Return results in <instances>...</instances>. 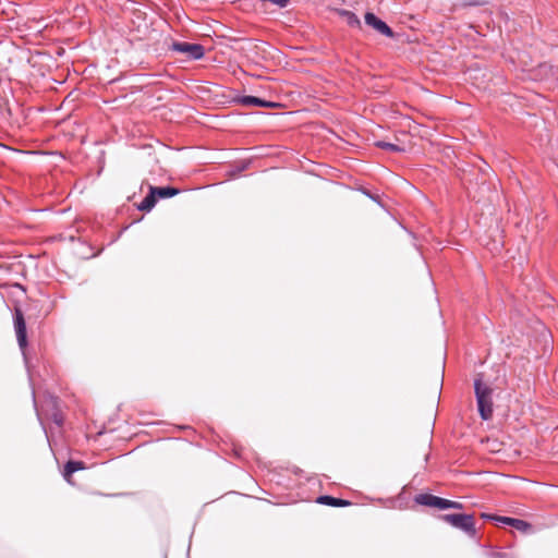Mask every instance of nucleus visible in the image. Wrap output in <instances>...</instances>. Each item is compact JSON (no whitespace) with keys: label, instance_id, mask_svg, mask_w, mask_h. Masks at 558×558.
<instances>
[{"label":"nucleus","instance_id":"nucleus-1","mask_svg":"<svg viewBox=\"0 0 558 558\" xmlns=\"http://www.w3.org/2000/svg\"><path fill=\"white\" fill-rule=\"evenodd\" d=\"M474 391L480 416L488 421L493 415V389L478 376L474 380Z\"/></svg>","mask_w":558,"mask_h":558},{"label":"nucleus","instance_id":"nucleus-2","mask_svg":"<svg viewBox=\"0 0 558 558\" xmlns=\"http://www.w3.org/2000/svg\"><path fill=\"white\" fill-rule=\"evenodd\" d=\"M440 519L456 529L463 531L470 537L476 535L474 517L472 514L449 513L442 514Z\"/></svg>","mask_w":558,"mask_h":558},{"label":"nucleus","instance_id":"nucleus-3","mask_svg":"<svg viewBox=\"0 0 558 558\" xmlns=\"http://www.w3.org/2000/svg\"><path fill=\"white\" fill-rule=\"evenodd\" d=\"M169 49L174 52L186 54L190 60H199L205 54V49L201 44H191L186 41H173Z\"/></svg>","mask_w":558,"mask_h":558},{"label":"nucleus","instance_id":"nucleus-4","mask_svg":"<svg viewBox=\"0 0 558 558\" xmlns=\"http://www.w3.org/2000/svg\"><path fill=\"white\" fill-rule=\"evenodd\" d=\"M13 320L19 347L21 351H24V349L27 347V331L24 314L20 307L14 308Z\"/></svg>","mask_w":558,"mask_h":558},{"label":"nucleus","instance_id":"nucleus-5","mask_svg":"<svg viewBox=\"0 0 558 558\" xmlns=\"http://www.w3.org/2000/svg\"><path fill=\"white\" fill-rule=\"evenodd\" d=\"M365 23L372 28H374L376 32H378L380 35H384L388 38H392L395 36V33L391 29V27L372 12H367L365 14Z\"/></svg>","mask_w":558,"mask_h":558},{"label":"nucleus","instance_id":"nucleus-6","mask_svg":"<svg viewBox=\"0 0 558 558\" xmlns=\"http://www.w3.org/2000/svg\"><path fill=\"white\" fill-rule=\"evenodd\" d=\"M414 501L422 506L444 509L445 498L432 494H418L414 497Z\"/></svg>","mask_w":558,"mask_h":558},{"label":"nucleus","instance_id":"nucleus-7","mask_svg":"<svg viewBox=\"0 0 558 558\" xmlns=\"http://www.w3.org/2000/svg\"><path fill=\"white\" fill-rule=\"evenodd\" d=\"M241 105L245 107H264V108H272L276 106L275 102L268 101L255 96H242L238 100Z\"/></svg>","mask_w":558,"mask_h":558},{"label":"nucleus","instance_id":"nucleus-8","mask_svg":"<svg viewBox=\"0 0 558 558\" xmlns=\"http://www.w3.org/2000/svg\"><path fill=\"white\" fill-rule=\"evenodd\" d=\"M317 502L320 505L330 506V507H345V506L350 505V501H348V500L336 498V497L328 496V495L319 496L317 498Z\"/></svg>","mask_w":558,"mask_h":558},{"label":"nucleus","instance_id":"nucleus-9","mask_svg":"<svg viewBox=\"0 0 558 558\" xmlns=\"http://www.w3.org/2000/svg\"><path fill=\"white\" fill-rule=\"evenodd\" d=\"M158 198H169L179 194V190L172 186H150Z\"/></svg>","mask_w":558,"mask_h":558},{"label":"nucleus","instance_id":"nucleus-10","mask_svg":"<svg viewBox=\"0 0 558 558\" xmlns=\"http://www.w3.org/2000/svg\"><path fill=\"white\" fill-rule=\"evenodd\" d=\"M157 203V197L155 193L149 189V193L144 197V199L137 205V209L141 211H150Z\"/></svg>","mask_w":558,"mask_h":558},{"label":"nucleus","instance_id":"nucleus-11","mask_svg":"<svg viewBox=\"0 0 558 558\" xmlns=\"http://www.w3.org/2000/svg\"><path fill=\"white\" fill-rule=\"evenodd\" d=\"M84 469H85L84 462L70 460V461L66 462V464L64 466L63 476H64V478L68 482H70V476L74 472L80 471V470H84Z\"/></svg>","mask_w":558,"mask_h":558},{"label":"nucleus","instance_id":"nucleus-12","mask_svg":"<svg viewBox=\"0 0 558 558\" xmlns=\"http://www.w3.org/2000/svg\"><path fill=\"white\" fill-rule=\"evenodd\" d=\"M340 14L345 19V22L348 23V25H350L352 27L361 26V21L355 13L348 11V10H342L340 12Z\"/></svg>","mask_w":558,"mask_h":558},{"label":"nucleus","instance_id":"nucleus-13","mask_svg":"<svg viewBox=\"0 0 558 558\" xmlns=\"http://www.w3.org/2000/svg\"><path fill=\"white\" fill-rule=\"evenodd\" d=\"M376 147L378 148H381V149H385V150H389V151H393V153H402L404 151V148L396 145V144H392V143H389V142H385V141H377L375 143Z\"/></svg>","mask_w":558,"mask_h":558},{"label":"nucleus","instance_id":"nucleus-14","mask_svg":"<svg viewBox=\"0 0 558 558\" xmlns=\"http://www.w3.org/2000/svg\"><path fill=\"white\" fill-rule=\"evenodd\" d=\"M510 526H513L514 529L522 532H526L531 527L530 523H527L526 521L515 518H513V520L510 521Z\"/></svg>","mask_w":558,"mask_h":558},{"label":"nucleus","instance_id":"nucleus-15","mask_svg":"<svg viewBox=\"0 0 558 558\" xmlns=\"http://www.w3.org/2000/svg\"><path fill=\"white\" fill-rule=\"evenodd\" d=\"M462 508H463V505L461 502L445 499L444 509H462Z\"/></svg>","mask_w":558,"mask_h":558},{"label":"nucleus","instance_id":"nucleus-16","mask_svg":"<svg viewBox=\"0 0 558 558\" xmlns=\"http://www.w3.org/2000/svg\"><path fill=\"white\" fill-rule=\"evenodd\" d=\"M487 518L489 519H493L497 522H500V523H504V524H507V525H510V521L513 520V518H509V517H493V515H487Z\"/></svg>","mask_w":558,"mask_h":558},{"label":"nucleus","instance_id":"nucleus-17","mask_svg":"<svg viewBox=\"0 0 558 558\" xmlns=\"http://www.w3.org/2000/svg\"><path fill=\"white\" fill-rule=\"evenodd\" d=\"M51 418H52L53 423L58 426H61L63 423V417H62L61 413H59L58 411H54L52 413Z\"/></svg>","mask_w":558,"mask_h":558},{"label":"nucleus","instance_id":"nucleus-18","mask_svg":"<svg viewBox=\"0 0 558 558\" xmlns=\"http://www.w3.org/2000/svg\"><path fill=\"white\" fill-rule=\"evenodd\" d=\"M247 168V163H242L240 167H236L234 170H232L230 172V175L231 177H235L236 174H239L240 172L244 171L245 169Z\"/></svg>","mask_w":558,"mask_h":558},{"label":"nucleus","instance_id":"nucleus-19","mask_svg":"<svg viewBox=\"0 0 558 558\" xmlns=\"http://www.w3.org/2000/svg\"><path fill=\"white\" fill-rule=\"evenodd\" d=\"M495 558H510L509 554L507 553H496L494 554Z\"/></svg>","mask_w":558,"mask_h":558},{"label":"nucleus","instance_id":"nucleus-20","mask_svg":"<svg viewBox=\"0 0 558 558\" xmlns=\"http://www.w3.org/2000/svg\"><path fill=\"white\" fill-rule=\"evenodd\" d=\"M50 401H51L53 408H56L57 407V398L50 397Z\"/></svg>","mask_w":558,"mask_h":558},{"label":"nucleus","instance_id":"nucleus-21","mask_svg":"<svg viewBox=\"0 0 558 558\" xmlns=\"http://www.w3.org/2000/svg\"><path fill=\"white\" fill-rule=\"evenodd\" d=\"M364 194H365L366 196H368L369 198L374 199V201L376 199V198H375L373 195H371L368 192H364Z\"/></svg>","mask_w":558,"mask_h":558},{"label":"nucleus","instance_id":"nucleus-22","mask_svg":"<svg viewBox=\"0 0 558 558\" xmlns=\"http://www.w3.org/2000/svg\"><path fill=\"white\" fill-rule=\"evenodd\" d=\"M23 355H25V350L22 351ZM24 360H27V356H24Z\"/></svg>","mask_w":558,"mask_h":558}]
</instances>
